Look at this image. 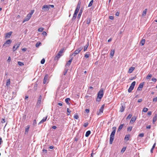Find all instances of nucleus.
<instances>
[{"label":"nucleus","mask_w":157,"mask_h":157,"mask_svg":"<svg viewBox=\"0 0 157 157\" xmlns=\"http://www.w3.org/2000/svg\"><path fill=\"white\" fill-rule=\"evenodd\" d=\"M123 126H124V124H121L119 126L118 128V131H120L122 129Z\"/></svg>","instance_id":"nucleus-28"},{"label":"nucleus","mask_w":157,"mask_h":157,"mask_svg":"<svg viewBox=\"0 0 157 157\" xmlns=\"http://www.w3.org/2000/svg\"><path fill=\"white\" fill-rule=\"evenodd\" d=\"M85 57L86 58H88L89 57V55L87 54H86L85 55Z\"/></svg>","instance_id":"nucleus-56"},{"label":"nucleus","mask_w":157,"mask_h":157,"mask_svg":"<svg viewBox=\"0 0 157 157\" xmlns=\"http://www.w3.org/2000/svg\"><path fill=\"white\" fill-rule=\"evenodd\" d=\"M151 126L150 125H149L146 127V128L147 129H150L151 128Z\"/></svg>","instance_id":"nucleus-57"},{"label":"nucleus","mask_w":157,"mask_h":157,"mask_svg":"<svg viewBox=\"0 0 157 157\" xmlns=\"http://www.w3.org/2000/svg\"><path fill=\"white\" fill-rule=\"evenodd\" d=\"M70 100V98H66L65 100V101L68 104L69 103V101Z\"/></svg>","instance_id":"nucleus-37"},{"label":"nucleus","mask_w":157,"mask_h":157,"mask_svg":"<svg viewBox=\"0 0 157 157\" xmlns=\"http://www.w3.org/2000/svg\"><path fill=\"white\" fill-rule=\"evenodd\" d=\"M145 39L142 40L140 41V43L141 44L142 46L144 45L145 43Z\"/></svg>","instance_id":"nucleus-30"},{"label":"nucleus","mask_w":157,"mask_h":157,"mask_svg":"<svg viewBox=\"0 0 157 157\" xmlns=\"http://www.w3.org/2000/svg\"><path fill=\"white\" fill-rule=\"evenodd\" d=\"M74 119H77L79 118V116H78V114H77V113L75 114V115H74Z\"/></svg>","instance_id":"nucleus-32"},{"label":"nucleus","mask_w":157,"mask_h":157,"mask_svg":"<svg viewBox=\"0 0 157 157\" xmlns=\"http://www.w3.org/2000/svg\"><path fill=\"white\" fill-rule=\"evenodd\" d=\"M12 33V32H10L9 33H6V38H10V36H11Z\"/></svg>","instance_id":"nucleus-19"},{"label":"nucleus","mask_w":157,"mask_h":157,"mask_svg":"<svg viewBox=\"0 0 157 157\" xmlns=\"http://www.w3.org/2000/svg\"><path fill=\"white\" fill-rule=\"evenodd\" d=\"M156 80V79L155 78H152V81L154 82H155Z\"/></svg>","instance_id":"nucleus-53"},{"label":"nucleus","mask_w":157,"mask_h":157,"mask_svg":"<svg viewBox=\"0 0 157 157\" xmlns=\"http://www.w3.org/2000/svg\"><path fill=\"white\" fill-rule=\"evenodd\" d=\"M144 82H142L140 83L139 86V87L137 89V90H142V88H143L144 85Z\"/></svg>","instance_id":"nucleus-13"},{"label":"nucleus","mask_w":157,"mask_h":157,"mask_svg":"<svg viewBox=\"0 0 157 157\" xmlns=\"http://www.w3.org/2000/svg\"><path fill=\"white\" fill-rule=\"evenodd\" d=\"M10 85V79H9L6 81V85L7 86H8Z\"/></svg>","instance_id":"nucleus-29"},{"label":"nucleus","mask_w":157,"mask_h":157,"mask_svg":"<svg viewBox=\"0 0 157 157\" xmlns=\"http://www.w3.org/2000/svg\"><path fill=\"white\" fill-rule=\"evenodd\" d=\"M103 89H101L99 91L97 96V98L96 99V101H100L101 100L103 97Z\"/></svg>","instance_id":"nucleus-4"},{"label":"nucleus","mask_w":157,"mask_h":157,"mask_svg":"<svg viewBox=\"0 0 157 157\" xmlns=\"http://www.w3.org/2000/svg\"><path fill=\"white\" fill-rule=\"evenodd\" d=\"M134 69L135 68L134 67H130L128 71V73H132Z\"/></svg>","instance_id":"nucleus-20"},{"label":"nucleus","mask_w":157,"mask_h":157,"mask_svg":"<svg viewBox=\"0 0 157 157\" xmlns=\"http://www.w3.org/2000/svg\"><path fill=\"white\" fill-rule=\"evenodd\" d=\"M154 148H152L151 150V153H152L153 152V149Z\"/></svg>","instance_id":"nucleus-63"},{"label":"nucleus","mask_w":157,"mask_h":157,"mask_svg":"<svg viewBox=\"0 0 157 157\" xmlns=\"http://www.w3.org/2000/svg\"><path fill=\"white\" fill-rule=\"evenodd\" d=\"M116 128L115 127H113L112 128V129L113 131L111 133L110 135V140H109V144H112L114 139V137L115 134Z\"/></svg>","instance_id":"nucleus-2"},{"label":"nucleus","mask_w":157,"mask_h":157,"mask_svg":"<svg viewBox=\"0 0 157 157\" xmlns=\"http://www.w3.org/2000/svg\"><path fill=\"white\" fill-rule=\"evenodd\" d=\"M18 64L20 66H22L24 65L23 63L21 62H18Z\"/></svg>","instance_id":"nucleus-38"},{"label":"nucleus","mask_w":157,"mask_h":157,"mask_svg":"<svg viewBox=\"0 0 157 157\" xmlns=\"http://www.w3.org/2000/svg\"><path fill=\"white\" fill-rule=\"evenodd\" d=\"M67 69H66L64 71V72H63L64 75H66V74L67 73Z\"/></svg>","instance_id":"nucleus-52"},{"label":"nucleus","mask_w":157,"mask_h":157,"mask_svg":"<svg viewBox=\"0 0 157 157\" xmlns=\"http://www.w3.org/2000/svg\"><path fill=\"white\" fill-rule=\"evenodd\" d=\"M157 119V114H155L153 119V123L154 124Z\"/></svg>","instance_id":"nucleus-18"},{"label":"nucleus","mask_w":157,"mask_h":157,"mask_svg":"<svg viewBox=\"0 0 157 157\" xmlns=\"http://www.w3.org/2000/svg\"><path fill=\"white\" fill-rule=\"evenodd\" d=\"M81 14H82V12H80L79 13V14H78V19H79L80 18L81 16Z\"/></svg>","instance_id":"nucleus-46"},{"label":"nucleus","mask_w":157,"mask_h":157,"mask_svg":"<svg viewBox=\"0 0 157 157\" xmlns=\"http://www.w3.org/2000/svg\"><path fill=\"white\" fill-rule=\"evenodd\" d=\"M132 128V126H130L129 127H128L127 128V131H131Z\"/></svg>","instance_id":"nucleus-40"},{"label":"nucleus","mask_w":157,"mask_h":157,"mask_svg":"<svg viewBox=\"0 0 157 157\" xmlns=\"http://www.w3.org/2000/svg\"><path fill=\"white\" fill-rule=\"evenodd\" d=\"M42 34L44 36H46L47 35V33H46V32L45 31L43 32V33H42Z\"/></svg>","instance_id":"nucleus-48"},{"label":"nucleus","mask_w":157,"mask_h":157,"mask_svg":"<svg viewBox=\"0 0 157 157\" xmlns=\"http://www.w3.org/2000/svg\"><path fill=\"white\" fill-rule=\"evenodd\" d=\"M6 122V121H5V119L4 118H2V120L1 121V122L2 123H5Z\"/></svg>","instance_id":"nucleus-50"},{"label":"nucleus","mask_w":157,"mask_h":157,"mask_svg":"<svg viewBox=\"0 0 157 157\" xmlns=\"http://www.w3.org/2000/svg\"><path fill=\"white\" fill-rule=\"evenodd\" d=\"M125 109V107L122 105L120 108V111L121 112H123L124 111Z\"/></svg>","instance_id":"nucleus-22"},{"label":"nucleus","mask_w":157,"mask_h":157,"mask_svg":"<svg viewBox=\"0 0 157 157\" xmlns=\"http://www.w3.org/2000/svg\"><path fill=\"white\" fill-rule=\"evenodd\" d=\"M151 113H152L151 111H149L147 113V115L148 116H150L151 115Z\"/></svg>","instance_id":"nucleus-54"},{"label":"nucleus","mask_w":157,"mask_h":157,"mask_svg":"<svg viewBox=\"0 0 157 157\" xmlns=\"http://www.w3.org/2000/svg\"><path fill=\"white\" fill-rule=\"evenodd\" d=\"M47 117H44L43 119L40 121L39 124L43 123L47 119Z\"/></svg>","instance_id":"nucleus-16"},{"label":"nucleus","mask_w":157,"mask_h":157,"mask_svg":"<svg viewBox=\"0 0 157 157\" xmlns=\"http://www.w3.org/2000/svg\"><path fill=\"white\" fill-rule=\"evenodd\" d=\"M56 127L55 126H53L52 127V128L53 129H56Z\"/></svg>","instance_id":"nucleus-62"},{"label":"nucleus","mask_w":157,"mask_h":157,"mask_svg":"<svg viewBox=\"0 0 157 157\" xmlns=\"http://www.w3.org/2000/svg\"><path fill=\"white\" fill-rule=\"evenodd\" d=\"M42 99V96L41 95H40L37 101V103L36 105H39L41 103V101Z\"/></svg>","instance_id":"nucleus-14"},{"label":"nucleus","mask_w":157,"mask_h":157,"mask_svg":"<svg viewBox=\"0 0 157 157\" xmlns=\"http://www.w3.org/2000/svg\"><path fill=\"white\" fill-rule=\"evenodd\" d=\"M91 132L90 131H88L85 134V136L86 137H88L90 134Z\"/></svg>","instance_id":"nucleus-26"},{"label":"nucleus","mask_w":157,"mask_h":157,"mask_svg":"<svg viewBox=\"0 0 157 157\" xmlns=\"http://www.w3.org/2000/svg\"><path fill=\"white\" fill-rule=\"evenodd\" d=\"M105 105H103L99 110V112H97V115H99L103 113L104 108Z\"/></svg>","instance_id":"nucleus-8"},{"label":"nucleus","mask_w":157,"mask_h":157,"mask_svg":"<svg viewBox=\"0 0 157 157\" xmlns=\"http://www.w3.org/2000/svg\"><path fill=\"white\" fill-rule=\"evenodd\" d=\"M48 75L46 74L45 75L43 80V83L44 84H46L48 81Z\"/></svg>","instance_id":"nucleus-11"},{"label":"nucleus","mask_w":157,"mask_h":157,"mask_svg":"<svg viewBox=\"0 0 157 157\" xmlns=\"http://www.w3.org/2000/svg\"><path fill=\"white\" fill-rule=\"evenodd\" d=\"M91 21V19L90 18H87L86 19V24L89 25Z\"/></svg>","instance_id":"nucleus-31"},{"label":"nucleus","mask_w":157,"mask_h":157,"mask_svg":"<svg viewBox=\"0 0 157 157\" xmlns=\"http://www.w3.org/2000/svg\"><path fill=\"white\" fill-rule=\"evenodd\" d=\"M89 45V42L87 43V44L84 47V51H85L87 49V48Z\"/></svg>","instance_id":"nucleus-25"},{"label":"nucleus","mask_w":157,"mask_h":157,"mask_svg":"<svg viewBox=\"0 0 157 157\" xmlns=\"http://www.w3.org/2000/svg\"><path fill=\"white\" fill-rule=\"evenodd\" d=\"M130 135L128 134V135H126L124 138L125 140L126 141H128L129 140V138L130 137Z\"/></svg>","instance_id":"nucleus-23"},{"label":"nucleus","mask_w":157,"mask_h":157,"mask_svg":"<svg viewBox=\"0 0 157 157\" xmlns=\"http://www.w3.org/2000/svg\"><path fill=\"white\" fill-rule=\"evenodd\" d=\"M21 44V43H19L18 44H16L14 45L13 48V51H15L20 46Z\"/></svg>","instance_id":"nucleus-10"},{"label":"nucleus","mask_w":157,"mask_h":157,"mask_svg":"<svg viewBox=\"0 0 157 157\" xmlns=\"http://www.w3.org/2000/svg\"><path fill=\"white\" fill-rule=\"evenodd\" d=\"M119 15V13L118 12H117L116 13V15L117 16H118Z\"/></svg>","instance_id":"nucleus-64"},{"label":"nucleus","mask_w":157,"mask_h":157,"mask_svg":"<svg viewBox=\"0 0 157 157\" xmlns=\"http://www.w3.org/2000/svg\"><path fill=\"white\" fill-rule=\"evenodd\" d=\"M147 11V9H146L143 12L142 15V16H145L146 15Z\"/></svg>","instance_id":"nucleus-27"},{"label":"nucleus","mask_w":157,"mask_h":157,"mask_svg":"<svg viewBox=\"0 0 157 157\" xmlns=\"http://www.w3.org/2000/svg\"><path fill=\"white\" fill-rule=\"evenodd\" d=\"M81 2L80 1H79L76 7V8L75 10L74 13L73 14V17L72 18V20H75L77 14L78 13L79 10L80 8Z\"/></svg>","instance_id":"nucleus-1"},{"label":"nucleus","mask_w":157,"mask_h":157,"mask_svg":"<svg viewBox=\"0 0 157 157\" xmlns=\"http://www.w3.org/2000/svg\"><path fill=\"white\" fill-rule=\"evenodd\" d=\"M152 77V75L151 74H149L146 77L147 79H150Z\"/></svg>","instance_id":"nucleus-35"},{"label":"nucleus","mask_w":157,"mask_h":157,"mask_svg":"<svg viewBox=\"0 0 157 157\" xmlns=\"http://www.w3.org/2000/svg\"><path fill=\"white\" fill-rule=\"evenodd\" d=\"M88 125V123L87 122L86 123L84 124V126L85 127H86Z\"/></svg>","instance_id":"nucleus-49"},{"label":"nucleus","mask_w":157,"mask_h":157,"mask_svg":"<svg viewBox=\"0 0 157 157\" xmlns=\"http://www.w3.org/2000/svg\"><path fill=\"white\" fill-rule=\"evenodd\" d=\"M54 7V6L53 5H45L43 6L42 9V10H49V9L50 8V7L53 8Z\"/></svg>","instance_id":"nucleus-5"},{"label":"nucleus","mask_w":157,"mask_h":157,"mask_svg":"<svg viewBox=\"0 0 157 157\" xmlns=\"http://www.w3.org/2000/svg\"><path fill=\"white\" fill-rule=\"evenodd\" d=\"M136 82L134 81L132 82L131 86L128 89V92L130 93L132 92V90L133 89L134 86L136 84Z\"/></svg>","instance_id":"nucleus-6"},{"label":"nucleus","mask_w":157,"mask_h":157,"mask_svg":"<svg viewBox=\"0 0 157 157\" xmlns=\"http://www.w3.org/2000/svg\"><path fill=\"white\" fill-rule=\"evenodd\" d=\"M93 2H94L93 0H92L90 2V3L89 4L88 7H90V6H91L93 4Z\"/></svg>","instance_id":"nucleus-34"},{"label":"nucleus","mask_w":157,"mask_h":157,"mask_svg":"<svg viewBox=\"0 0 157 157\" xmlns=\"http://www.w3.org/2000/svg\"><path fill=\"white\" fill-rule=\"evenodd\" d=\"M85 111L87 113H89V112L90 111H89V109H86L85 110Z\"/></svg>","instance_id":"nucleus-60"},{"label":"nucleus","mask_w":157,"mask_h":157,"mask_svg":"<svg viewBox=\"0 0 157 157\" xmlns=\"http://www.w3.org/2000/svg\"><path fill=\"white\" fill-rule=\"evenodd\" d=\"M144 133H142L140 134L139 135V136L140 137H142L144 136Z\"/></svg>","instance_id":"nucleus-45"},{"label":"nucleus","mask_w":157,"mask_h":157,"mask_svg":"<svg viewBox=\"0 0 157 157\" xmlns=\"http://www.w3.org/2000/svg\"><path fill=\"white\" fill-rule=\"evenodd\" d=\"M45 61V60L44 59H42L41 61V63L42 64H44Z\"/></svg>","instance_id":"nucleus-47"},{"label":"nucleus","mask_w":157,"mask_h":157,"mask_svg":"<svg viewBox=\"0 0 157 157\" xmlns=\"http://www.w3.org/2000/svg\"><path fill=\"white\" fill-rule=\"evenodd\" d=\"M11 43V41L10 40H7L6 42L3 44V46H5L6 44H10Z\"/></svg>","instance_id":"nucleus-17"},{"label":"nucleus","mask_w":157,"mask_h":157,"mask_svg":"<svg viewBox=\"0 0 157 157\" xmlns=\"http://www.w3.org/2000/svg\"><path fill=\"white\" fill-rule=\"evenodd\" d=\"M31 17L32 16L28 14L26 16L25 18L23 20V23H24L25 21H29Z\"/></svg>","instance_id":"nucleus-9"},{"label":"nucleus","mask_w":157,"mask_h":157,"mask_svg":"<svg viewBox=\"0 0 157 157\" xmlns=\"http://www.w3.org/2000/svg\"><path fill=\"white\" fill-rule=\"evenodd\" d=\"M142 101V99H140L138 100V102H141Z\"/></svg>","instance_id":"nucleus-58"},{"label":"nucleus","mask_w":157,"mask_h":157,"mask_svg":"<svg viewBox=\"0 0 157 157\" xmlns=\"http://www.w3.org/2000/svg\"><path fill=\"white\" fill-rule=\"evenodd\" d=\"M34 10H32L29 13V14L31 16H32V15H33V13H34Z\"/></svg>","instance_id":"nucleus-41"},{"label":"nucleus","mask_w":157,"mask_h":157,"mask_svg":"<svg viewBox=\"0 0 157 157\" xmlns=\"http://www.w3.org/2000/svg\"><path fill=\"white\" fill-rule=\"evenodd\" d=\"M44 30V28L43 27H40L38 29V31L39 32H42Z\"/></svg>","instance_id":"nucleus-33"},{"label":"nucleus","mask_w":157,"mask_h":157,"mask_svg":"<svg viewBox=\"0 0 157 157\" xmlns=\"http://www.w3.org/2000/svg\"><path fill=\"white\" fill-rule=\"evenodd\" d=\"M30 128V126L29 125H28L26 126V127L25 128V134H27L28 133V132L29 130V129Z\"/></svg>","instance_id":"nucleus-15"},{"label":"nucleus","mask_w":157,"mask_h":157,"mask_svg":"<svg viewBox=\"0 0 157 157\" xmlns=\"http://www.w3.org/2000/svg\"><path fill=\"white\" fill-rule=\"evenodd\" d=\"M67 115H69L70 114L71 111L69 110L68 108H67Z\"/></svg>","instance_id":"nucleus-42"},{"label":"nucleus","mask_w":157,"mask_h":157,"mask_svg":"<svg viewBox=\"0 0 157 157\" xmlns=\"http://www.w3.org/2000/svg\"><path fill=\"white\" fill-rule=\"evenodd\" d=\"M36 124V121L35 120H34L33 124V125H35Z\"/></svg>","instance_id":"nucleus-59"},{"label":"nucleus","mask_w":157,"mask_h":157,"mask_svg":"<svg viewBox=\"0 0 157 157\" xmlns=\"http://www.w3.org/2000/svg\"><path fill=\"white\" fill-rule=\"evenodd\" d=\"M82 47L79 48L78 49H76L74 52V53L72 54V55H74V56H75L77 54H78L80 52V51L82 50Z\"/></svg>","instance_id":"nucleus-7"},{"label":"nucleus","mask_w":157,"mask_h":157,"mask_svg":"<svg viewBox=\"0 0 157 157\" xmlns=\"http://www.w3.org/2000/svg\"><path fill=\"white\" fill-rule=\"evenodd\" d=\"M132 115L131 114H129L126 118L127 120L130 119L132 117Z\"/></svg>","instance_id":"nucleus-36"},{"label":"nucleus","mask_w":157,"mask_h":157,"mask_svg":"<svg viewBox=\"0 0 157 157\" xmlns=\"http://www.w3.org/2000/svg\"><path fill=\"white\" fill-rule=\"evenodd\" d=\"M41 44V43L40 42H37L36 44V46L37 47H39Z\"/></svg>","instance_id":"nucleus-44"},{"label":"nucleus","mask_w":157,"mask_h":157,"mask_svg":"<svg viewBox=\"0 0 157 157\" xmlns=\"http://www.w3.org/2000/svg\"><path fill=\"white\" fill-rule=\"evenodd\" d=\"M136 116H134L130 120V123L131 124L133 123L134 122L136 121Z\"/></svg>","instance_id":"nucleus-12"},{"label":"nucleus","mask_w":157,"mask_h":157,"mask_svg":"<svg viewBox=\"0 0 157 157\" xmlns=\"http://www.w3.org/2000/svg\"><path fill=\"white\" fill-rule=\"evenodd\" d=\"M115 52V51L114 50H111L110 52V57L112 58L114 56Z\"/></svg>","instance_id":"nucleus-21"},{"label":"nucleus","mask_w":157,"mask_h":157,"mask_svg":"<svg viewBox=\"0 0 157 157\" xmlns=\"http://www.w3.org/2000/svg\"><path fill=\"white\" fill-rule=\"evenodd\" d=\"M109 19L111 20H113L114 19L113 17L112 16H110L109 17Z\"/></svg>","instance_id":"nucleus-55"},{"label":"nucleus","mask_w":157,"mask_h":157,"mask_svg":"<svg viewBox=\"0 0 157 157\" xmlns=\"http://www.w3.org/2000/svg\"><path fill=\"white\" fill-rule=\"evenodd\" d=\"M65 50L64 48H62L59 52L56 55L54 58V60L55 61L57 60L63 55V53Z\"/></svg>","instance_id":"nucleus-3"},{"label":"nucleus","mask_w":157,"mask_h":157,"mask_svg":"<svg viewBox=\"0 0 157 157\" xmlns=\"http://www.w3.org/2000/svg\"><path fill=\"white\" fill-rule=\"evenodd\" d=\"M72 60H73V59H72V58H71V59H70L69 60V61H68L67 62L66 65H67V66H69V65H70L71 64V62L72 61Z\"/></svg>","instance_id":"nucleus-24"},{"label":"nucleus","mask_w":157,"mask_h":157,"mask_svg":"<svg viewBox=\"0 0 157 157\" xmlns=\"http://www.w3.org/2000/svg\"><path fill=\"white\" fill-rule=\"evenodd\" d=\"M153 101L156 102L157 101V97L154 98L153 99Z\"/></svg>","instance_id":"nucleus-51"},{"label":"nucleus","mask_w":157,"mask_h":157,"mask_svg":"<svg viewBox=\"0 0 157 157\" xmlns=\"http://www.w3.org/2000/svg\"><path fill=\"white\" fill-rule=\"evenodd\" d=\"M148 109L146 108H144L143 110V111L144 112H146L148 111Z\"/></svg>","instance_id":"nucleus-43"},{"label":"nucleus","mask_w":157,"mask_h":157,"mask_svg":"<svg viewBox=\"0 0 157 157\" xmlns=\"http://www.w3.org/2000/svg\"><path fill=\"white\" fill-rule=\"evenodd\" d=\"M126 149V147H123L121 151V152L123 153L124 152Z\"/></svg>","instance_id":"nucleus-39"},{"label":"nucleus","mask_w":157,"mask_h":157,"mask_svg":"<svg viewBox=\"0 0 157 157\" xmlns=\"http://www.w3.org/2000/svg\"><path fill=\"white\" fill-rule=\"evenodd\" d=\"M155 145H156V143H155L154 144H153V145L152 148H154L155 147Z\"/></svg>","instance_id":"nucleus-61"}]
</instances>
